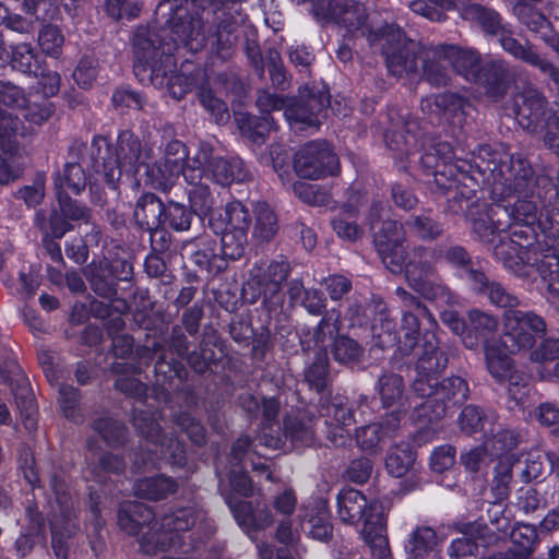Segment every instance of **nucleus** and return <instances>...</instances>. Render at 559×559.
Instances as JSON below:
<instances>
[{
  "label": "nucleus",
  "mask_w": 559,
  "mask_h": 559,
  "mask_svg": "<svg viewBox=\"0 0 559 559\" xmlns=\"http://www.w3.org/2000/svg\"><path fill=\"white\" fill-rule=\"evenodd\" d=\"M396 295L404 308L399 332L400 349L405 355L414 353L418 356V376L413 383V391L425 401L414 407L418 419L433 421L445 416L452 406L464 403L468 386L461 377L438 381L437 374L445 368L448 359L438 349L439 342L435 334L437 322L427 308L405 289L399 287Z\"/></svg>",
  "instance_id": "f257e3e1"
},
{
  "label": "nucleus",
  "mask_w": 559,
  "mask_h": 559,
  "mask_svg": "<svg viewBox=\"0 0 559 559\" xmlns=\"http://www.w3.org/2000/svg\"><path fill=\"white\" fill-rule=\"evenodd\" d=\"M188 0H164L157 7V14H173L159 31L139 27L133 39V70L141 81L148 80L154 86L167 88L169 94L180 99L190 91L194 79L183 72H176L175 51L187 49L190 52L201 50L206 43L205 25L200 17L187 16L186 10L178 4Z\"/></svg>",
  "instance_id": "f03ea898"
},
{
  "label": "nucleus",
  "mask_w": 559,
  "mask_h": 559,
  "mask_svg": "<svg viewBox=\"0 0 559 559\" xmlns=\"http://www.w3.org/2000/svg\"><path fill=\"white\" fill-rule=\"evenodd\" d=\"M97 146L99 158L103 159V176L107 186L115 190L120 178L124 175L132 178L141 168H144V182L154 189L167 190L180 174L183 175L187 157L186 146L180 141L167 144L165 154L152 162L153 150L142 147L139 139L130 131L119 134L114 152L109 148L106 138L98 136L93 140Z\"/></svg>",
  "instance_id": "7ed1b4c3"
},
{
  "label": "nucleus",
  "mask_w": 559,
  "mask_h": 559,
  "mask_svg": "<svg viewBox=\"0 0 559 559\" xmlns=\"http://www.w3.org/2000/svg\"><path fill=\"white\" fill-rule=\"evenodd\" d=\"M502 323L500 338L484 342L486 366L497 381L509 382V395L521 403L528 392V382L513 370L510 355L532 349L536 338L546 333V323L535 312L516 309L506 310Z\"/></svg>",
  "instance_id": "20e7f679"
},
{
  "label": "nucleus",
  "mask_w": 559,
  "mask_h": 559,
  "mask_svg": "<svg viewBox=\"0 0 559 559\" xmlns=\"http://www.w3.org/2000/svg\"><path fill=\"white\" fill-rule=\"evenodd\" d=\"M374 246L384 265L392 273L405 270L408 284L423 297L436 301L440 307L457 304V297L445 286L435 284L431 260L435 253L418 249L413 259L405 263V252L402 245V227L395 221H384L378 230L373 231Z\"/></svg>",
  "instance_id": "39448f33"
},
{
  "label": "nucleus",
  "mask_w": 559,
  "mask_h": 559,
  "mask_svg": "<svg viewBox=\"0 0 559 559\" xmlns=\"http://www.w3.org/2000/svg\"><path fill=\"white\" fill-rule=\"evenodd\" d=\"M153 511L143 503H124L118 513V524L130 535L141 534L139 544L143 552L156 554L176 547L186 538L192 539L201 531L197 520L201 515L193 508H182L151 524Z\"/></svg>",
  "instance_id": "423d86ee"
},
{
  "label": "nucleus",
  "mask_w": 559,
  "mask_h": 559,
  "mask_svg": "<svg viewBox=\"0 0 559 559\" xmlns=\"http://www.w3.org/2000/svg\"><path fill=\"white\" fill-rule=\"evenodd\" d=\"M254 455L255 452L251 449L249 438L240 437L231 448V468L228 471L217 468L219 490L225 497L235 520L248 535L270 526L273 522L272 514L266 508H253L250 503L238 501L231 497L233 491L245 497L252 492L251 481L242 471L247 461H250L254 471L265 472L266 479L273 480L266 460L259 457L255 461Z\"/></svg>",
  "instance_id": "0eeeda50"
},
{
  "label": "nucleus",
  "mask_w": 559,
  "mask_h": 559,
  "mask_svg": "<svg viewBox=\"0 0 559 559\" xmlns=\"http://www.w3.org/2000/svg\"><path fill=\"white\" fill-rule=\"evenodd\" d=\"M337 514L344 523L362 521L360 534L373 559H391L385 508L381 501L368 500L359 490L344 488L337 495Z\"/></svg>",
  "instance_id": "6e6552de"
},
{
  "label": "nucleus",
  "mask_w": 559,
  "mask_h": 559,
  "mask_svg": "<svg viewBox=\"0 0 559 559\" xmlns=\"http://www.w3.org/2000/svg\"><path fill=\"white\" fill-rule=\"evenodd\" d=\"M474 163L484 174H489L487 180L492 183L493 192L502 197L526 194L533 188L531 166L520 154H510L502 144L479 146Z\"/></svg>",
  "instance_id": "1a4fd4ad"
},
{
  "label": "nucleus",
  "mask_w": 559,
  "mask_h": 559,
  "mask_svg": "<svg viewBox=\"0 0 559 559\" xmlns=\"http://www.w3.org/2000/svg\"><path fill=\"white\" fill-rule=\"evenodd\" d=\"M461 16L478 25L487 35L496 37L504 51L514 58L537 68L554 81H559L550 63L544 60L531 45H523L512 36V31L503 24L500 15L486 7L471 3L460 9Z\"/></svg>",
  "instance_id": "9d476101"
},
{
  "label": "nucleus",
  "mask_w": 559,
  "mask_h": 559,
  "mask_svg": "<svg viewBox=\"0 0 559 559\" xmlns=\"http://www.w3.org/2000/svg\"><path fill=\"white\" fill-rule=\"evenodd\" d=\"M183 177L187 182L214 181L225 186L245 179L242 162L238 158L225 159L214 154L210 143H200L198 151L186 164Z\"/></svg>",
  "instance_id": "9b49d317"
},
{
  "label": "nucleus",
  "mask_w": 559,
  "mask_h": 559,
  "mask_svg": "<svg viewBox=\"0 0 559 559\" xmlns=\"http://www.w3.org/2000/svg\"><path fill=\"white\" fill-rule=\"evenodd\" d=\"M515 119L530 132L544 133L545 143L559 154V115H547L545 100L534 88H527L514 98Z\"/></svg>",
  "instance_id": "f8f14e48"
},
{
  "label": "nucleus",
  "mask_w": 559,
  "mask_h": 559,
  "mask_svg": "<svg viewBox=\"0 0 559 559\" xmlns=\"http://www.w3.org/2000/svg\"><path fill=\"white\" fill-rule=\"evenodd\" d=\"M134 427L146 439L145 451L136 459V463L160 466L162 462L181 466L186 462L183 444L177 439L160 438L159 424L154 414L138 412L133 417Z\"/></svg>",
  "instance_id": "ddd939ff"
},
{
  "label": "nucleus",
  "mask_w": 559,
  "mask_h": 559,
  "mask_svg": "<svg viewBox=\"0 0 559 559\" xmlns=\"http://www.w3.org/2000/svg\"><path fill=\"white\" fill-rule=\"evenodd\" d=\"M337 323L338 312L332 310L322 318L312 334L300 336V343L304 350H313L316 354V360L307 367L305 377L309 385L313 386L318 392L323 390L326 383V342H330L333 338L334 333L337 332Z\"/></svg>",
  "instance_id": "4468645a"
},
{
  "label": "nucleus",
  "mask_w": 559,
  "mask_h": 559,
  "mask_svg": "<svg viewBox=\"0 0 559 559\" xmlns=\"http://www.w3.org/2000/svg\"><path fill=\"white\" fill-rule=\"evenodd\" d=\"M440 66L436 67L427 62L425 64V75L428 82L435 85H443L448 81L445 68L451 66L459 74L467 81H481L480 58L473 49H462L454 45H442L435 51Z\"/></svg>",
  "instance_id": "2eb2a0df"
},
{
  "label": "nucleus",
  "mask_w": 559,
  "mask_h": 559,
  "mask_svg": "<svg viewBox=\"0 0 559 559\" xmlns=\"http://www.w3.org/2000/svg\"><path fill=\"white\" fill-rule=\"evenodd\" d=\"M523 231L514 230L512 236L499 234V242L493 246V254L506 269L524 280L535 281L534 269L543 250L526 243L519 242L515 238Z\"/></svg>",
  "instance_id": "dca6fc26"
},
{
  "label": "nucleus",
  "mask_w": 559,
  "mask_h": 559,
  "mask_svg": "<svg viewBox=\"0 0 559 559\" xmlns=\"http://www.w3.org/2000/svg\"><path fill=\"white\" fill-rule=\"evenodd\" d=\"M297 176L318 180L338 170V158L324 142H310L300 147L294 157Z\"/></svg>",
  "instance_id": "f3484780"
},
{
  "label": "nucleus",
  "mask_w": 559,
  "mask_h": 559,
  "mask_svg": "<svg viewBox=\"0 0 559 559\" xmlns=\"http://www.w3.org/2000/svg\"><path fill=\"white\" fill-rule=\"evenodd\" d=\"M389 71L396 76L408 75L417 70V60L406 45L403 32L397 26H386L379 38Z\"/></svg>",
  "instance_id": "a211bd4d"
},
{
  "label": "nucleus",
  "mask_w": 559,
  "mask_h": 559,
  "mask_svg": "<svg viewBox=\"0 0 559 559\" xmlns=\"http://www.w3.org/2000/svg\"><path fill=\"white\" fill-rule=\"evenodd\" d=\"M312 14L319 22H334L348 32L360 28L366 21L365 8L354 0H312Z\"/></svg>",
  "instance_id": "6ab92c4d"
},
{
  "label": "nucleus",
  "mask_w": 559,
  "mask_h": 559,
  "mask_svg": "<svg viewBox=\"0 0 559 559\" xmlns=\"http://www.w3.org/2000/svg\"><path fill=\"white\" fill-rule=\"evenodd\" d=\"M26 98L20 87L9 82H0V104L9 107H23ZM20 122L7 111L0 109V147L13 150L16 138L25 135Z\"/></svg>",
  "instance_id": "aec40b11"
},
{
  "label": "nucleus",
  "mask_w": 559,
  "mask_h": 559,
  "mask_svg": "<svg viewBox=\"0 0 559 559\" xmlns=\"http://www.w3.org/2000/svg\"><path fill=\"white\" fill-rule=\"evenodd\" d=\"M323 96L310 95L306 100L295 102L285 107L284 116L295 132L312 133L319 128L320 114L325 107Z\"/></svg>",
  "instance_id": "412c9836"
},
{
  "label": "nucleus",
  "mask_w": 559,
  "mask_h": 559,
  "mask_svg": "<svg viewBox=\"0 0 559 559\" xmlns=\"http://www.w3.org/2000/svg\"><path fill=\"white\" fill-rule=\"evenodd\" d=\"M288 275V264L285 261H273L266 270H252V284L259 286V295L271 306L280 305L283 300L282 284Z\"/></svg>",
  "instance_id": "4be33fe9"
},
{
  "label": "nucleus",
  "mask_w": 559,
  "mask_h": 559,
  "mask_svg": "<svg viewBox=\"0 0 559 559\" xmlns=\"http://www.w3.org/2000/svg\"><path fill=\"white\" fill-rule=\"evenodd\" d=\"M515 472L523 483L537 479L545 471V462H548L550 471L559 476V455L555 452H545L540 449H533L521 456L512 455Z\"/></svg>",
  "instance_id": "5701e85b"
},
{
  "label": "nucleus",
  "mask_w": 559,
  "mask_h": 559,
  "mask_svg": "<svg viewBox=\"0 0 559 559\" xmlns=\"http://www.w3.org/2000/svg\"><path fill=\"white\" fill-rule=\"evenodd\" d=\"M272 431L273 428L269 425L263 428L259 436L260 443L270 449L289 451L299 445L309 444L313 438V431L309 426L299 423L295 424L290 420L285 423L283 437H273L271 435Z\"/></svg>",
  "instance_id": "b1692460"
},
{
  "label": "nucleus",
  "mask_w": 559,
  "mask_h": 559,
  "mask_svg": "<svg viewBox=\"0 0 559 559\" xmlns=\"http://www.w3.org/2000/svg\"><path fill=\"white\" fill-rule=\"evenodd\" d=\"M57 199L59 210H53L49 218L50 234L55 238H61L72 226L69 221H83L87 218V210L72 201L67 193L58 191Z\"/></svg>",
  "instance_id": "393cba45"
},
{
  "label": "nucleus",
  "mask_w": 559,
  "mask_h": 559,
  "mask_svg": "<svg viewBox=\"0 0 559 559\" xmlns=\"http://www.w3.org/2000/svg\"><path fill=\"white\" fill-rule=\"evenodd\" d=\"M305 523L302 530L313 539L324 542L332 534L326 502L314 498L301 509Z\"/></svg>",
  "instance_id": "a878e982"
},
{
  "label": "nucleus",
  "mask_w": 559,
  "mask_h": 559,
  "mask_svg": "<svg viewBox=\"0 0 559 559\" xmlns=\"http://www.w3.org/2000/svg\"><path fill=\"white\" fill-rule=\"evenodd\" d=\"M250 222L247 207L238 201L228 203L223 211L214 213L210 217V226L214 233L248 234Z\"/></svg>",
  "instance_id": "bb28decb"
},
{
  "label": "nucleus",
  "mask_w": 559,
  "mask_h": 559,
  "mask_svg": "<svg viewBox=\"0 0 559 559\" xmlns=\"http://www.w3.org/2000/svg\"><path fill=\"white\" fill-rule=\"evenodd\" d=\"M535 372L542 380L559 379V338H546L530 353Z\"/></svg>",
  "instance_id": "cd10ccee"
},
{
  "label": "nucleus",
  "mask_w": 559,
  "mask_h": 559,
  "mask_svg": "<svg viewBox=\"0 0 559 559\" xmlns=\"http://www.w3.org/2000/svg\"><path fill=\"white\" fill-rule=\"evenodd\" d=\"M535 274L540 276L552 296L559 297V238L549 239L535 264Z\"/></svg>",
  "instance_id": "c85d7f7f"
},
{
  "label": "nucleus",
  "mask_w": 559,
  "mask_h": 559,
  "mask_svg": "<svg viewBox=\"0 0 559 559\" xmlns=\"http://www.w3.org/2000/svg\"><path fill=\"white\" fill-rule=\"evenodd\" d=\"M486 528L480 523H473L465 527L463 536L452 540L448 552L451 559H461L467 556H475L479 546L485 547L493 543L495 536H485Z\"/></svg>",
  "instance_id": "c756f323"
},
{
  "label": "nucleus",
  "mask_w": 559,
  "mask_h": 559,
  "mask_svg": "<svg viewBox=\"0 0 559 559\" xmlns=\"http://www.w3.org/2000/svg\"><path fill=\"white\" fill-rule=\"evenodd\" d=\"M403 380L395 373L383 374L377 385V392L384 407L395 406L390 414H395L400 419L413 404V401L403 396Z\"/></svg>",
  "instance_id": "7c9ffc66"
},
{
  "label": "nucleus",
  "mask_w": 559,
  "mask_h": 559,
  "mask_svg": "<svg viewBox=\"0 0 559 559\" xmlns=\"http://www.w3.org/2000/svg\"><path fill=\"white\" fill-rule=\"evenodd\" d=\"M325 424L328 425V438L336 445L345 444L349 437V429L354 424V416L350 408L343 405L341 399L335 400L326 407Z\"/></svg>",
  "instance_id": "2f4dec72"
},
{
  "label": "nucleus",
  "mask_w": 559,
  "mask_h": 559,
  "mask_svg": "<svg viewBox=\"0 0 559 559\" xmlns=\"http://www.w3.org/2000/svg\"><path fill=\"white\" fill-rule=\"evenodd\" d=\"M399 426L400 418L395 414H386L381 424H371L357 430V444L364 451L374 452L380 442L390 437Z\"/></svg>",
  "instance_id": "473e14b6"
},
{
  "label": "nucleus",
  "mask_w": 559,
  "mask_h": 559,
  "mask_svg": "<svg viewBox=\"0 0 559 559\" xmlns=\"http://www.w3.org/2000/svg\"><path fill=\"white\" fill-rule=\"evenodd\" d=\"M498 328V319L487 312L474 309L468 312V326L463 343L469 349H476L480 341Z\"/></svg>",
  "instance_id": "72a5a7b5"
},
{
  "label": "nucleus",
  "mask_w": 559,
  "mask_h": 559,
  "mask_svg": "<svg viewBox=\"0 0 559 559\" xmlns=\"http://www.w3.org/2000/svg\"><path fill=\"white\" fill-rule=\"evenodd\" d=\"M484 438L483 444L491 457L500 460L507 455H514L509 452L518 445L519 437L513 431L502 428L497 420L493 421V430L488 427L487 433L484 432Z\"/></svg>",
  "instance_id": "f704fd0d"
},
{
  "label": "nucleus",
  "mask_w": 559,
  "mask_h": 559,
  "mask_svg": "<svg viewBox=\"0 0 559 559\" xmlns=\"http://www.w3.org/2000/svg\"><path fill=\"white\" fill-rule=\"evenodd\" d=\"M386 472L396 478L416 473L415 454L408 443L402 442L392 447L385 457Z\"/></svg>",
  "instance_id": "c9c22d12"
},
{
  "label": "nucleus",
  "mask_w": 559,
  "mask_h": 559,
  "mask_svg": "<svg viewBox=\"0 0 559 559\" xmlns=\"http://www.w3.org/2000/svg\"><path fill=\"white\" fill-rule=\"evenodd\" d=\"M164 204L152 193L143 194L136 202L134 218L136 223L147 230L163 226Z\"/></svg>",
  "instance_id": "e433bc0d"
},
{
  "label": "nucleus",
  "mask_w": 559,
  "mask_h": 559,
  "mask_svg": "<svg viewBox=\"0 0 559 559\" xmlns=\"http://www.w3.org/2000/svg\"><path fill=\"white\" fill-rule=\"evenodd\" d=\"M51 544L55 555L58 559L68 558V539L76 530V525L72 519L70 511L66 508L61 509L60 515H55L51 521Z\"/></svg>",
  "instance_id": "4c0bfd02"
},
{
  "label": "nucleus",
  "mask_w": 559,
  "mask_h": 559,
  "mask_svg": "<svg viewBox=\"0 0 559 559\" xmlns=\"http://www.w3.org/2000/svg\"><path fill=\"white\" fill-rule=\"evenodd\" d=\"M253 237L260 241H270L278 230L277 216L265 202H257L253 206Z\"/></svg>",
  "instance_id": "58836bf2"
},
{
  "label": "nucleus",
  "mask_w": 559,
  "mask_h": 559,
  "mask_svg": "<svg viewBox=\"0 0 559 559\" xmlns=\"http://www.w3.org/2000/svg\"><path fill=\"white\" fill-rule=\"evenodd\" d=\"M512 455H507L498 460L493 468V476L490 484V492L496 501H502L510 493V484L515 466Z\"/></svg>",
  "instance_id": "ea45409f"
},
{
  "label": "nucleus",
  "mask_w": 559,
  "mask_h": 559,
  "mask_svg": "<svg viewBox=\"0 0 559 559\" xmlns=\"http://www.w3.org/2000/svg\"><path fill=\"white\" fill-rule=\"evenodd\" d=\"M510 80L508 64L503 60H493L487 64V74L484 81L486 93L493 100L503 96Z\"/></svg>",
  "instance_id": "a19ab883"
},
{
  "label": "nucleus",
  "mask_w": 559,
  "mask_h": 559,
  "mask_svg": "<svg viewBox=\"0 0 559 559\" xmlns=\"http://www.w3.org/2000/svg\"><path fill=\"white\" fill-rule=\"evenodd\" d=\"M176 488V483L165 476L144 478L138 480L134 485L135 495L150 500L164 499L169 493H173Z\"/></svg>",
  "instance_id": "79ce46f5"
},
{
  "label": "nucleus",
  "mask_w": 559,
  "mask_h": 559,
  "mask_svg": "<svg viewBox=\"0 0 559 559\" xmlns=\"http://www.w3.org/2000/svg\"><path fill=\"white\" fill-rule=\"evenodd\" d=\"M86 187V175L82 166L78 163H67L62 171L58 173L55 178L56 193L67 190L74 194H79Z\"/></svg>",
  "instance_id": "37998d69"
},
{
  "label": "nucleus",
  "mask_w": 559,
  "mask_h": 559,
  "mask_svg": "<svg viewBox=\"0 0 559 559\" xmlns=\"http://www.w3.org/2000/svg\"><path fill=\"white\" fill-rule=\"evenodd\" d=\"M357 209L353 206L352 200L344 205L337 216L332 219V227L336 235L348 241L357 240L362 229L356 223Z\"/></svg>",
  "instance_id": "c03bdc74"
},
{
  "label": "nucleus",
  "mask_w": 559,
  "mask_h": 559,
  "mask_svg": "<svg viewBox=\"0 0 559 559\" xmlns=\"http://www.w3.org/2000/svg\"><path fill=\"white\" fill-rule=\"evenodd\" d=\"M437 545V535L430 527H419L414 531L406 545L407 559H423L429 552L435 550Z\"/></svg>",
  "instance_id": "a18cd8bd"
},
{
  "label": "nucleus",
  "mask_w": 559,
  "mask_h": 559,
  "mask_svg": "<svg viewBox=\"0 0 559 559\" xmlns=\"http://www.w3.org/2000/svg\"><path fill=\"white\" fill-rule=\"evenodd\" d=\"M465 0H415L412 1L409 9L431 22H442L445 20V11L455 9L459 3Z\"/></svg>",
  "instance_id": "49530a36"
},
{
  "label": "nucleus",
  "mask_w": 559,
  "mask_h": 559,
  "mask_svg": "<svg viewBox=\"0 0 559 559\" xmlns=\"http://www.w3.org/2000/svg\"><path fill=\"white\" fill-rule=\"evenodd\" d=\"M495 214H502L511 222L519 225L530 226L537 219V207L528 200L518 199L514 204L509 209L507 206L496 205L491 210Z\"/></svg>",
  "instance_id": "de8ad7c7"
},
{
  "label": "nucleus",
  "mask_w": 559,
  "mask_h": 559,
  "mask_svg": "<svg viewBox=\"0 0 559 559\" xmlns=\"http://www.w3.org/2000/svg\"><path fill=\"white\" fill-rule=\"evenodd\" d=\"M512 551L519 559L527 558L537 542L536 528L531 524L521 523L510 532Z\"/></svg>",
  "instance_id": "09e8293b"
},
{
  "label": "nucleus",
  "mask_w": 559,
  "mask_h": 559,
  "mask_svg": "<svg viewBox=\"0 0 559 559\" xmlns=\"http://www.w3.org/2000/svg\"><path fill=\"white\" fill-rule=\"evenodd\" d=\"M341 321L338 320L337 326L341 329ZM340 330L334 333L333 338L330 342H326V348L332 345V354L334 359L340 364H354L359 361L362 349L361 347L352 338L346 336H338Z\"/></svg>",
  "instance_id": "8fccbe9b"
},
{
  "label": "nucleus",
  "mask_w": 559,
  "mask_h": 559,
  "mask_svg": "<svg viewBox=\"0 0 559 559\" xmlns=\"http://www.w3.org/2000/svg\"><path fill=\"white\" fill-rule=\"evenodd\" d=\"M496 415L492 412L484 413L475 406H466L460 416V425L462 430L467 433H474L478 430L487 433V428L493 430V421Z\"/></svg>",
  "instance_id": "3c124183"
},
{
  "label": "nucleus",
  "mask_w": 559,
  "mask_h": 559,
  "mask_svg": "<svg viewBox=\"0 0 559 559\" xmlns=\"http://www.w3.org/2000/svg\"><path fill=\"white\" fill-rule=\"evenodd\" d=\"M237 122L242 134L253 143H262L265 134L274 128V122L269 115L261 118L239 115Z\"/></svg>",
  "instance_id": "603ef678"
},
{
  "label": "nucleus",
  "mask_w": 559,
  "mask_h": 559,
  "mask_svg": "<svg viewBox=\"0 0 559 559\" xmlns=\"http://www.w3.org/2000/svg\"><path fill=\"white\" fill-rule=\"evenodd\" d=\"M9 62L12 68L23 73L34 74L38 76L41 67L38 63L37 57L33 47L29 44H19L12 48Z\"/></svg>",
  "instance_id": "864d4df0"
},
{
  "label": "nucleus",
  "mask_w": 559,
  "mask_h": 559,
  "mask_svg": "<svg viewBox=\"0 0 559 559\" xmlns=\"http://www.w3.org/2000/svg\"><path fill=\"white\" fill-rule=\"evenodd\" d=\"M498 502L499 501L495 500L488 510L490 525L481 524L483 528L488 530L484 532L486 537L491 534L495 536L493 543L507 536L511 527L510 518L506 514L504 507Z\"/></svg>",
  "instance_id": "5fc2aeb1"
},
{
  "label": "nucleus",
  "mask_w": 559,
  "mask_h": 559,
  "mask_svg": "<svg viewBox=\"0 0 559 559\" xmlns=\"http://www.w3.org/2000/svg\"><path fill=\"white\" fill-rule=\"evenodd\" d=\"M493 207L489 210V213L485 215V217L474 218L472 221L473 230L478 235V237L488 242L495 241V236H497L504 231L506 225L500 221V216L502 214H495L492 212Z\"/></svg>",
  "instance_id": "6e6d98bb"
},
{
  "label": "nucleus",
  "mask_w": 559,
  "mask_h": 559,
  "mask_svg": "<svg viewBox=\"0 0 559 559\" xmlns=\"http://www.w3.org/2000/svg\"><path fill=\"white\" fill-rule=\"evenodd\" d=\"M238 38V31L236 23L221 24L216 31L215 39L212 41V47L215 53L222 59H227L231 55L233 47Z\"/></svg>",
  "instance_id": "4d7b16f0"
},
{
  "label": "nucleus",
  "mask_w": 559,
  "mask_h": 559,
  "mask_svg": "<svg viewBox=\"0 0 559 559\" xmlns=\"http://www.w3.org/2000/svg\"><path fill=\"white\" fill-rule=\"evenodd\" d=\"M192 221V213L181 203L169 202L164 205L163 226L168 225L177 231L189 229Z\"/></svg>",
  "instance_id": "13d9d810"
},
{
  "label": "nucleus",
  "mask_w": 559,
  "mask_h": 559,
  "mask_svg": "<svg viewBox=\"0 0 559 559\" xmlns=\"http://www.w3.org/2000/svg\"><path fill=\"white\" fill-rule=\"evenodd\" d=\"M19 141L16 140L13 150H2L0 147V183H9L19 178L22 173L20 163Z\"/></svg>",
  "instance_id": "bf43d9fd"
},
{
  "label": "nucleus",
  "mask_w": 559,
  "mask_h": 559,
  "mask_svg": "<svg viewBox=\"0 0 559 559\" xmlns=\"http://www.w3.org/2000/svg\"><path fill=\"white\" fill-rule=\"evenodd\" d=\"M207 182L206 180H201L200 183L188 182L191 186L188 192L189 201L193 212L199 216L209 215L213 205V197Z\"/></svg>",
  "instance_id": "052dcab7"
},
{
  "label": "nucleus",
  "mask_w": 559,
  "mask_h": 559,
  "mask_svg": "<svg viewBox=\"0 0 559 559\" xmlns=\"http://www.w3.org/2000/svg\"><path fill=\"white\" fill-rule=\"evenodd\" d=\"M221 235L222 254L224 259L238 260L245 254L248 242L246 233H218Z\"/></svg>",
  "instance_id": "680f3d73"
},
{
  "label": "nucleus",
  "mask_w": 559,
  "mask_h": 559,
  "mask_svg": "<svg viewBox=\"0 0 559 559\" xmlns=\"http://www.w3.org/2000/svg\"><path fill=\"white\" fill-rule=\"evenodd\" d=\"M24 109V118L31 124L40 126L46 122L53 114L52 103L48 98L39 102L36 99H26Z\"/></svg>",
  "instance_id": "e2e57ef3"
},
{
  "label": "nucleus",
  "mask_w": 559,
  "mask_h": 559,
  "mask_svg": "<svg viewBox=\"0 0 559 559\" xmlns=\"http://www.w3.org/2000/svg\"><path fill=\"white\" fill-rule=\"evenodd\" d=\"M63 41V35L57 26L46 25L39 32L38 44L47 56L58 58L61 53Z\"/></svg>",
  "instance_id": "0e129e2a"
},
{
  "label": "nucleus",
  "mask_w": 559,
  "mask_h": 559,
  "mask_svg": "<svg viewBox=\"0 0 559 559\" xmlns=\"http://www.w3.org/2000/svg\"><path fill=\"white\" fill-rule=\"evenodd\" d=\"M459 107H461V102L453 94H440L433 98H425L421 102V109L431 115L454 112Z\"/></svg>",
  "instance_id": "69168bd1"
},
{
  "label": "nucleus",
  "mask_w": 559,
  "mask_h": 559,
  "mask_svg": "<svg viewBox=\"0 0 559 559\" xmlns=\"http://www.w3.org/2000/svg\"><path fill=\"white\" fill-rule=\"evenodd\" d=\"M293 191L298 199L310 205H322L329 199V194L314 183L297 181Z\"/></svg>",
  "instance_id": "338daca9"
},
{
  "label": "nucleus",
  "mask_w": 559,
  "mask_h": 559,
  "mask_svg": "<svg viewBox=\"0 0 559 559\" xmlns=\"http://www.w3.org/2000/svg\"><path fill=\"white\" fill-rule=\"evenodd\" d=\"M535 418L545 428H547L552 435L559 437V406L545 402L542 403L535 411Z\"/></svg>",
  "instance_id": "774afa93"
}]
</instances>
